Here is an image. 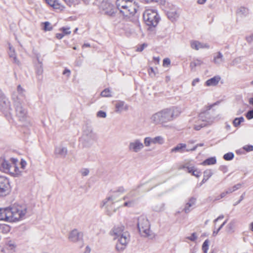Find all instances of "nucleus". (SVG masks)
Returning <instances> with one entry per match:
<instances>
[{
	"label": "nucleus",
	"instance_id": "obj_1",
	"mask_svg": "<svg viewBox=\"0 0 253 253\" xmlns=\"http://www.w3.org/2000/svg\"><path fill=\"white\" fill-rule=\"evenodd\" d=\"M180 110L176 107L172 106L163 109L152 115L151 122L156 125L166 126L167 124L175 120L180 114Z\"/></svg>",
	"mask_w": 253,
	"mask_h": 253
},
{
	"label": "nucleus",
	"instance_id": "obj_2",
	"mask_svg": "<svg viewBox=\"0 0 253 253\" xmlns=\"http://www.w3.org/2000/svg\"><path fill=\"white\" fill-rule=\"evenodd\" d=\"M125 227L123 225L115 226L110 231V234L114 239H118L116 249L119 252L124 251L126 247L129 240V234L124 231Z\"/></svg>",
	"mask_w": 253,
	"mask_h": 253
},
{
	"label": "nucleus",
	"instance_id": "obj_3",
	"mask_svg": "<svg viewBox=\"0 0 253 253\" xmlns=\"http://www.w3.org/2000/svg\"><path fill=\"white\" fill-rule=\"evenodd\" d=\"M116 4L120 12L126 17L133 15L138 8L137 4L132 0H117Z\"/></svg>",
	"mask_w": 253,
	"mask_h": 253
},
{
	"label": "nucleus",
	"instance_id": "obj_4",
	"mask_svg": "<svg viewBox=\"0 0 253 253\" xmlns=\"http://www.w3.org/2000/svg\"><path fill=\"white\" fill-rule=\"evenodd\" d=\"M8 208L10 222L18 221L25 218L27 212L26 206L14 204Z\"/></svg>",
	"mask_w": 253,
	"mask_h": 253
},
{
	"label": "nucleus",
	"instance_id": "obj_5",
	"mask_svg": "<svg viewBox=\"0 0 253 253\" xmlns=\"http://www.w3.org/2000/svg\"><path fill=\"white\" fill-rule=\"evenodd\" d=\"M117 194V193L111 194L105 199L101 205L102 208L104 207L108 215H112L120 207V205L118 204L119 200L116 198Z\"/></svg>",
	"mask_w": 253,
	"mask_h": 253
},
{
	"label": "nucleus",
	"instance_id": "obj_6",
	"mask_svg": "<svg viewBox=\"0 0 253 253\" xmlns=\"http://www.w3.org/2000/svg\"><path fill=\"white\" fill-rule=\"evenodd\" d=\"M209 115L207 111L201 113L199 115L190 120V122L194 126V128L199 130L201 128L207 126L211 122L210 118L207 116Z\"/></svg>",
	"mask_w": 253,
	"mask_h": 253
},
{
	"label": "nucleus",
	"instance_id": "obj_7",
	"mask_svg": "<svg viewBox=\"0 0 253 253\" xmlns=\"http://www.w3.org/2000/svg\"><path fill=\"white\" fill-rule=\"evenodd\" d=\"M137 228L142 236L151 238V231L148 220L144 215H141L137 219Z\"/></svg>",
	"mask_w": 253,
	"mask_h": 253
},
{
	"label": "nucleus",
	"instance_id": "obj_8",
	"mask_svg": "<svg viewBox=\"0 0 253 253\" xmlns=\"http://www.w3.org/2000/svg\"><path fill=\"white\" fill-rule=\"evenodd\" d=\"M143 19L147 25L155 27L158 25L160 18L155 10L147 9L143 13Z\"/></svg>",
	"mask_w": 253,
	"mask_h": 253
},
{
	"label": "nucleus",
	"instance_id": "obj_9",
	"mask_svg": "<svg viewBox=\"0 0 253 253\" xmlns=\"http://www.w3.org/2000/svg\"><path fill=\"white\" fill-rule=\"evenodd\" d=\"M83 139L85 146H90L97 140V135L90 126H85L83 130Z\"/></svg>",
	"mask_w": 253,
	"mask_h": 253
},
{
	"label": "nucleus",
	"instance_id": "obj_10",
	"mask_svg": "<svg viewBox=\"0 0 253 253\" xmlns=\"http://www.w3.org/2000/svg\"><path fill=\"white\" fill-rule=\"evenodd\" d=\"M100 3V8L105 14L113 16L116 12V8L112 3L111 0H97Z\"/></svg>",
	"mask_w": 253,
	"mask_h": 253
},
{
	"label": "nucleus",
	"instance_id": "obj_11",
	"mask_svg": "<svg viewBox=\"0 0 253 253\" xmlns=\"http://www.w3.org/2000/svg\"><path fill=\"white\" fill-rule=\"evenodd\" d=\"M138 193L135 190L130 191L124 198L123 200L125 201L123 206L128 208L134 207L138 203V199L136 197Z\"/></svg>",
	"mask_w": 253,
	"mask_h": 253
},
{
	"label": "nucleus",
	"instance_id": "obj_12",
	"mask_svg": "<svg viewBox=\"0 0 253 253\" xmlns=\"http://www.w3.org/2000/svg\"><path fill=\"white\" fill-rule=\"evenodd\" d=\"M144 145L141 140L138 138L131 141L128 145V150L132 153H137L141 151Z\"/></svg>",
	"mask_w": 253,
	"mask_h": 253
},
{
	"label": "nucleus",
	"instance_id": "obj_13",
	"mask_svg": "<svg viewBox=\"0 0 253 253\" xmlns=\"http://www.w3.org/2000/svg\"><path fill=\"white\" fill-rule=\"evenodd\" d=\"M10 190L8 179L5 176H0V197L6 196Z\"/></svg>",
	"mask_w": 253,
	"mask_h": 253
},
{
	"label": "nucleus",
	"instance_id": "obj_14",
	"mask_svg": "<svg viewBox=\"0 0 253 253\" xmlns=\"http://www.w3.org/2000/svg\"><path fill=\"white\" fill-rule=\"evenodd\" d=\"M83 235L82 232L77 229H74L70 232L68 235V239L70 242L77 243H83Z\"/></svg>",
	"mask_w": 253,
	"mask_h": 253
},
{
	"label": "nucleus",
	"instance_id": "obj_15",
	"mask_svg": "<svg viewBox=\"0 0 253 253\" xmlns=\"http://www.w3.org/2000/svg\"><path fill=\"white\" fill-rule=\"evenodd\" d=\"M0 108L3 113L6 114L10 110V102L5 96L0 99Z\"/></svg>",
	"mask_w": 253,
	"mask_h": 253
},
{
	"label": "nucleus",
	"instance_id": "obj_16",
	"mask_svg": "<svg viewBox=\"0 0 253 253\" xmlns=\"http://www.w3.org/2000/svg\"><path fill=\"white\" fill-rule=\"evenodd\" d=\"M180 169H186V170L189 173H192V174L197 177H199L200 175V172L197 169H195L194 167L191 166L188 164H185L181 166Z\"/></svg>",
	"mask_w": 253,
	"mask_h": 253
},
{
	"label": "nucleus",
	"instance_id": "obj_17",
	"mask_svg": "<svg viewBox=\"0 0 253 253\" xmlns=\"http://www.w3.org/2000/svg\"><path fill=\"white\" fill-rule=\"evenodd\" d=\"M67 148L61 145L56 146L54 149V154L62 158H65L67 154Z\"/></svg>",
	"mask_w": 253,
	"mask_h": 253
},
{
	"label": "nucleus",
	"instance_id": "obj_18",
	"mask_svg": "<svg viewBox=\"0 0 253 253\" xmlns=\"http://www.w3.org/2000/svg\"><path fill=\"white\" fill-rule=\"evenodd\" d=\"M190 45L192 48L197 50L202 48H209L210 47L208 44L202 43L197 41H191Z\"/></svg>",
	"mask_w": 253,
	"mask_h": 253
},
{
	"label": "nucleus",
	"instance_id": "obj_19",
	"mask_svg": "<svg viewBox=\"0 0 253 253\" xmlns=\"http://www.w3.org/2000/svg\"><path fill=\"white\" fill-rule=\"evenodd\" d=\"M15 110L16 115L20 120L24 119L26 116L27 111L23 108L21 104H17Z\"/></svg>",
	"mask_w": 253,
	"mask_h": 253
},
{
	"label": "nucleus",
	"instance_id": "obj_20",
	"mask_svg": "<svg viewBox=\"0 0 253 253\" xmlns=\"http://www.w3.org/2000/svg\"><path fill=\"white\" fill-rule=\"evenodd\" d=\"M9 208H0V220L10 222Z\"/></svg>",
	"mask_w": 253,
	"mask_h": 253
},
{
	"label": "nucleus",
	"instance_id": "obj_21",
	"mask_svg": "<svg viewBox=\"0 0 253 253\" xmlns=\"http://www.w3.org/2000/svg\"><path fill=\"white\" fill-rule=\"evenodd\" d=\"M196 202V199L194 197H191L189 199L188 202L186 204L184 211L186 213H188L193 209L195 205Z\"/></svg>",
	"mask_w": 253,
	"mask_h": 253
},
{
	"label": "nucleus",
	"instance_id": "obj_22",
	"mask_svg": "<svg viewBox=\"0 0 253 253\" xmlns=\"http://www.w3.org/2000/svg\"><path fill=\"white\" fill-rule=\"evenodd\" d=\"M224 61L222 54L218 52L213 55V62L216 65L219 66Z\"/></svg>",
	"mask_w": 253,
	"mask_h": 253
},
{
	"label": "nucleus",
	"instance_id": "obj_23",
	"mask_svg": "<svg viewBox=\"0 0 253 253\" xmlns=\"http://www.w3.org/2000/svg\"><path fill=\"white\" fill-rule=\"evenodd\" d=\"M115 112L117 113H121L123 110H127L128 106L125 105V103L123 101H118L115 103Z\"/></svg>",
	"mask_w": 253,
	"mask_h": 253
},
{
	"label": "nucleus",
	"instance_id": "obj_24",
	"mask_svg": "<svg viewBox=\"0 0 253 253\" xmlns=\"http://www.w3.org/2000/svg\"><path fill=\"white\" fill-rule=\"evenodd\" d=\"M16 245L15 243L12 241H8L5 245V253H14Z\"/></svg>",
	"mask_w": 253,
	"mask_h": 253
},
{
	"label": "nucleus",
	"instance_id": "obj_25",
	"mask_svg": "<svg viewBox=\"0 0 253 253\" xmlns=\"http://www.w3.org/2000/svg\"><path fill=\"white\" fill-rule=\"evenodd\" d=\"M12 164H10L6 161H3L0 166V170L5 173H10Z\"/></svg>",
	"mask_w": 253,
	"mask_h": 253
},
{
	"label": "nucleus",
	"instance_id": "obj_26",
	"mask_svg": "<svg viewBox=\"0 0 253 253\" xmlns=\"http://www.w3.org/2000/svg\"><path fill=\"white\" fill-rule=\"evenodd\" d=\"M167 15L169 19L173 22L178 18L179 13L176 9H172L167 12Z\"/></svg>",
	"mask_w": 253,
	"mask_h": 253
},
{
	"label": "nucleus",
	"instance_id": "obj_27",
	"mask_svg": "<svg viewBox=\"0 0 253 253\" xmlns=\"http://www.w3.org/2000/svg\"><path fill=\"white\" fill-rule=\"evenodd\" d=\"M186 145L184 143L178 144L175 147L171 149V153H183L186 151Z\"/></svg>",
	"mask_w": 253,
	"mask_h": 253
},
{
	"label": "nucleus",
	"instance_id": "obj_28",
	"mask_svg": "<svg viewBox=\"0 0 253 253\" xmlns=\"http://www.w3.org/2000/svg\"><path fill=\"white\" fill-rule=\"evenodd\" d=\"M236 14L241 17H247L249 14V9L245 6H240L236 10Z\"/></svg>",
	"mask_w": 253,
	"mask_h": 253
},
{
	"label": "nucleus",
	"instance_id": "obj_29",
	"mask_svg": "<svg viewBox=\"0 0 253 253\" xmlns=\"http://www.w3.org/2000/svg\"><path fill=\"white\" fill-rule=\"evenodd\" d=\"M220 79L221 78L219 76H214L213 78L208 80L206 82V85L207 86H215L218 84Z\"/></svg>",
	"mask_w": 253,
	"mask_h": 253
},
{
	"label": "nucleus",
	"instance_id": "obj_30",
	"mask_svg": "<svg viewBox=\"0 0 253 253\" xmlns=\"http://www.w3.org/2000/svg\"><path fill=\"white\" fill-rule=\"evenodd\" d=\"M9 51L8 54L10 58H13L14 62L17 64L19 63V61L17 60L15 50L12 45L9 43Z\"/></svg>",
	"mask_w": 253,
	"mask_h": 253
},
{
	"label": "nucleus",
	"instance_id": "obj_31",
	"mask_svg": "<svg viewBox=\"0 0 253 253\" xmlns=\"http://www.w3.org/2000/svg\"><path fill=\"white\" fill-rule=\"evenodd\" d=\"M203 63V61L200 59H194L190 63V67L192 70H194L197 66H200Z\"/></svg>",
	"mask_w": 253,
	"mask_h": 253
},
{
	"label": "nucleus",
	"instance_id": "obj_32",
	"mask_svg": "<svg viewBox=\"0 0 253 253\" xmlns=\"http://www.w3.org/2000/svg\"><path fill=\"white\" fill-rule=\"evenodd\" d=\"M46 2L50 6L54 9H60L61 7L60 4L57 0H45Z\"/></svg>",
	"mask_w": 253,
	"mask_h": 253
},
{
	"label": "nucleus",
	"instance_id": "obj_33",
	"mask_svg": "<svg viewBox=\"0 0 253 253\" xmlns=\"http://www.w3.org/2000/svg\"><path fill=\"white\" fill-rule=\"evenodd\" d=\"M12 169H13V170H11L10 172V174L13 175L14 176H18L21 173V171H20L19 168L16 166V164L13 163L12 164Z\"/></svg>",
	"mask_w": 253,
	"mask_h": 253
},
{
	"label": "nucleus",
	"instance_id": "obj_34",
	"mask_svg": "<svg viewBox=\"0 0 253 253\" xmlns=\"http://www.w3.org/2000/svg\"><path fill=\"white\" fill-rule=\"evenodd\" d=\"M212 173L210 170H207L204 172V178L202 181L201 185L207 181L208 179L212 175Z\"/></svg>",
	"mask_w": 253,
	"mask_h": 253
},
{
	"label": "nucleus",
	"instance_id": "obj_35",
	"mask_svg": "<svg viewBox=\"0 0 253 253\" xmlns=\"http://www.w3.org/2000/svg\"><path fill=\"white\" fill-rule=\"evenodd\" d=\"M153 144H163L164 143V139L161 136H157L152 138Z\"/></svg>",
	"mask_w": 253,
	"mask_h": 253
},
{
	"label": "nucleus",
	"instance_id": "obj_36",
	"mask_svg": "<svg viewBox=\"0 0 253 253\" xmlns=\"http://www.w3.org/2000/svg\"><path fill=\"white\" fill-rule=\"evenodd\" d=\"M11 227L7 224L0 225V230L3 233H7L10 231Z\"/></svg>",
	"mask_w": 253,
	"mask_h": 253
},
{
	"label": "nucleus",
	"instance_id": "obj_37",
	"mask_svg": "<svg viewBox=\"0 0 253 253\" xmlns=\"http://www.w3.org/2000/svg\"><path fill=\"white\" fill-rule=\"evenodd\" d=\"M36 72L38 76L42 75L43 73V68L41 62L39 63V64L36 66Z\"/></svg>",
	"mask_w": 253,
	"mask_h": 253
},
{
	"label": "nucleus",
	"instance_id": "obj_38",
	"mask_svg": "<svg viewBox=\"0 0 253 253\" xmlns=\"http://www.w3.org/2000/svg\"><path fill=\"white\" fill-rule=\"evenodd\" d=\"M244 121V118L243 117H241L240 118H235L233 122V124L235 127H238L240 126L241 123Z\"/></svg>",
	"mask_w": 253,
	"mask_h": 253
},
{
	"label": "nucleus",
	"instance_id": "obj_39",
	"mask_svg": "<svg viewBox=\"0 0 253 253\" xmlns=\"http://www.w3.org/2000/svg\"><path fill=\"white\" fill-rule=\"evenodd\" d=\"M216 163V159L214 158H210L204 161L203 163L204 165H213Z\"/></svg>",
	"mask_w": 253,
	"mask_h": 253
},
{
	"label": "nucleus",
	"instance_id": "obj_40",
	"mask_svg": "<svg viewBox=\"0 0 253 253\" xmlns=\"http://www.w3.org/2000/svg\"><path fill=\"white\" fill-rule=\"evenodd\" d=\"M144 145L149 147L151 144H153V139L150 137H146L144 139Z\"/></svg>",
	"mask_w": 253,
	"mask_h": 253
},
{
	"label": "nucleus",
	"instance_id": "obj_41",
	"mask_svg": "<svg viewBox=\"0 0 253 253\" xmlns=\"http://www.w3.org/2000/svg\"><path fill=\"white\" fill-rule=\"evenodd\" d=\"M209 241L208 239L206 240L203 245H202V250L204 253H207L208 250L209 249Z\"/></svg>",
	"mask_w": 253,
	"mask_h": 253
},
{
	"label": "nucleus",
	"instance_id": "obj_42",
	"mask_svg": "<svg viewBox=\"0 0 253 253\" xmlns=\"http://www.w3.org/2000/svg\"><path fill=\"white\" fill-rule=\"evenodd\" d=\"M101 95L102 97H111L112 96L110 90L109 88H106L101 92Z\"/></svg>",
	"mask_w": 253,
	"mask_h": 253
},
{
	"label": "nucleus",
	"instance_id": "obj_43",
	"mask_svg": "<svg viewBox=\"0 0 253 253\" xmlns=\"http://www.w3.org/2000/svg\"><path fill=\"white\" fill-rule=\"evenodd\" d=\"M125 189L123 187H119L116 191H115L112 193V194H114L115 193H117V194L116 196V198L117 199V197H119L120 194H122L125 192Z\"/></svg>",
	"mask_w": 253,
	"mask_h": 253
},
{
	"label": "nucleus",
	"instance_id": "obj_44",
	"mask_svg": "<svg viewBox=\"0 0 253 253\" xmlns=\"http://www.w3.org/2000/svg\"><path fill=\"white\" fill-rule=\"evenodd\" d=\"M43 30L45 31H49L52 29V27L51 26L50 23L49 22H45L43 23Z\"/></svg>",
	"mask_w": 253,
	"mask_h": 253
},
{
	"label": "nucleus",
	"instance_id": "obj_45",
	"mask_svg": "<svg viewBox=\"0 0 253 253\" xmlns=\"http://www.w3.org/2000/svg\"><path fill=\"white\" fill-rule=\"evenodd\" d=\"M234 154L232 152L227 153L223 156V158L226 161H230L234 158Z\"/></svg>",
	"mask_w": 253,
	"mask_h": 253
},
{
	"label": "nucleus",
	"instance_id": "obj_46",
	"mask_svg": "<svg viewBox=\"0 0 253 253\" xmlns=\"http://www.w3.org/2000/svg\"><path fill=\"white\" fill-rule=\"evenodd\" d=\"M97 117L98 118H105L106 117V113L104 111H99L97 113Z\"/></svg>",
	"mask_w": 253,
	"mask_h": 253
},
{
	"label": "nucleus",
	"instance_id": "obj_47",
	"mask_svg": "<svg viewBox=\"0 0 253 253\" xmlns=\"http://www.w3.org/2000/svg\"><path fill=\"white\" fill-rule=\"evenodd\" d=\"M204 145V144L203 143L197 144L195 146H194L192 148H191L189 149H187V150H186V152H189L190 151H195L196 150V149L198 147H202V146H203Z\"/></svg>",
	"mask_w": 253,
	"mask_h": 253
},
{
	"label": "nucleus",
	"instance_id": "obj_48",
	"mask_svg": "<svg viewBox=\"0 0 253 253\" xmlns=\"http://www.w3.org/2000/svg\"><path fill=\"white\" fill-rule=\"evenodd\" d=\"M187 239L190 240L191 241H195L197 239V236L196 233H193L191 236L187 237Z\"/></svg>",
	"mask_w": 253,
	"mask_h": 253
},
{
	"label": "nucleus",
	"instance_id": "obj_49",
	"mask_svg": "<svg viewBox=\"0 0 253 253\" xmlns=\"http://www.w3.org/2000/svg\"><path fill=\"white\" fill-rule=\"evenodd\" d=\"M246 117L248 120H251V119H253V110L249 111L247 113V114L246 115Z\"/></svg>",
	"mask_w": 253,
	"mask_h": 253
},
{
	"label": "nucleus",
	"instance_id": "obj_50",
	"mask_svg": "<svg viewBox=\"0 0 253 253\" xmlns=\"http://www.w3.org/2000/svg\"><path fill=\"white\" fill-rule=\"evenodd\" d=\"M80 172L82 176H85L88 174L89 170L87 169H83L81 170Z\"/></svg>",
	"mask_w": 253,
	"mask_h": 253
},
{
	"label": "nucleus",
	"instance_id": "obj_51",
	"mask_svg": "<svg viewBox=\"0 0 253 253\" xmlns=\"http://www.w3.org/2000/svg\"><path fill=\"white\" fill-rule=\"evenodd\" d=\"M148 73L150 76L153 77L156 75V72L152 67H150L148 70Z\"/></svg>",
	"mask_w": 253,
	"mask_h": 253
},
{
	"label": "nucleus",
	"instance_id": "obj_52",
	"mask_svg": "<svg viewBox=\"0 0 253 253\" xmlns=\"http://www.w3.org/2000/svg\"><path fill=\"white\" fill-rule=\"evenodd\" d=\"M234 228V223L233 222H230L227 226V232H231L233 231Z\"/></svg>",
	"mask_w": 253,
	"mask_h": 253
},
{
	"label": "nucleus",
	"instance_id": "obj_53",
	"mask_svg": "<svg viewBox=\"0 0 253 253\" xmlns=\"http://www.w3.org/2000/svg\"><path fill=\"white\" fill-rule=\"evenodd\" d=\"M60 30H62L63 32V34L64 35H69L71 33V31H70V28H65L63 27V28H62Z\"/></svg>",
	"mask_w": 253,
	"mask_h": 253
},
{
	"label": "nucleus",
	"instance_id": "obj_54",
	"mask_svg": "<svg viewBox=\"0 0 253 253\" xmlns=\"http://www.w3.org/2000/svg\"><path fill=\"white\" fill-rule=\"evenodd\" d=\"M240 63V59L238 58H235L232 60L230 65L232 66H234Z\"/></svg>",
	"mask_w": 253,
	"mask_h": 253
},
{
	"label": "nucleus",
	"instance_id": "obj_55",
	"mask_svg": "<svg viewBox=\"0 0 253 253\" xmlns=\"http://www.w3.org/2000/svg\"><path fill=\"white\" fill-rule=\"evenodd\" d=\"M244 149L247 152L252 151L253 150V146L252 145H246L243 147Z\"/></svg>",
	"mask_w": 253,
	"mask_h": 253
},
{
	"label": "nucleus",
	"instance_id": "obj_56",
	"mask_svg": "<svg viewBox=\"0 0 253 253\" xmlns=\"http://www.w3.org/2000/svg\"><path fill=\"white\" fill-rule=\"evenodd\" d=\"M163 207H164V205L163 204H161V206H160V207H158L157 206H154L153 207V209L154 211H161V210H162L163 208Z\"/></svg>",
	"mask_w": 253,
	"mask_h": 253
},
{
	"label": "nucleus",
	"instance_id": "obj_57",
	"mask_svg": "<svg viewBox=\"0 0 253 253\" xmlns=\"http://www.w3.org/2000/svg\"><path fill=\"white\" fill-rule=\"evenodd\" d=\"M17 91L20 94L23 95L24 92V89L20 85H19L17 86Z\"/></svg>",
	"mask_w": 253,
	"mask_h": 253
},
{
	"label": "nucleus",
	"instance_id": "obj_58",
	"mask_svg": "<svg viewBox=\"0 0 253 253\" xmlns=\"http://www.w3.org/2000/svg\"><path fill=\"white\" fill-rule=\"evenodd\" d=\"M147 44L146 43H143L141 44L139 47H138L137 49V51H142L145 47L147 46Z\"/></svg>",
	"mask_w": 253,
	"mask_h": 253
},
{
	"label": "nucleus",
	"instance_id": "obj_59",
	"mask_svg": "<svg viewBox=\"0 0 253 253\" xmlns=\"http://www.w3.org/2000/svg\"><path fill=\"white\" fill-rule=\"evenodd\" d=\"M65 3L69 6H71L75 2V0H63Z\"/></svg>",
	"mask_w": 253,
	"mask_h": 253
},
{
	"label": "nucleus",
	"instance_id": "obj_60",
	"mask_svg": "<svg viewBox=\"0 0 253 253\" xmlns=\"http://www.w3.org/2000/svg\"><path fill=\"white\" fill-rule=\"evenodd\" d=\"M170 63V61L169 58H165L163 60V65H169Z\"/></svg>",
	"mask_w": 253,
	"mask_h": 253
},
{
	"label": "nucleus",
	"instance_id": "obj_61",
	"mask_svg": "<svg viewBox=\"0 0 253 253\" xmlns=\"http://www.w3.org/2000/svg\"><path fill=\"white\" fill-rule=\"evenodd\" d=\"M241 184L240 183H238L236 185H235L232 188L233 189L234 191H236V190L237 189H239V188H240V187H241Z\"/></svg>",
	"mask_w": 253,
	"mask_h": 253
},
{
	"label": "nucleus",
	"instance_id": "obj_62",
	"mask_svg": "<svg viewBox=\"0 0 253 253\" xmlns=\"http://www.w3.org/2000/svg\"><path fill=\"white\" fill-rule=\"evenodd\" d=\"M64 36V35L62 33H57L56 35V37L59 40L62 39Z\"/></svg>",
	"mask_w": 253,
	"mask_h": 253
},
{
	"label": "nucleus",
	"instance_id": "obj_63",
	"mask_svg": "<svg viewBox=\"0 0 253 253\" xmlns=\"http://www.w3.org/2000/svg\"><path fill=\"white\" fill-rule=\"evenodd\" d=\"M26 164H26V161H23V160H21V163H20V165H21V168L22 169H25V167H26Z\"/></svg>",
	"mask_w": 253,
	"mask_h": 253
},
{
	"label": "nucleus",
	"instance_id": "obj_64",
	"mask_svg": "<svg viewBox=\"0 0 253 253\" xmlns=\"http://www.w3.org/2000/svg\"><path fill=\"white\" fill-rule=\"evenodd\" d=\"M199 78H196L195 79H194L193 81H192V86H195L196 84H197L199 82Z\"/></svg>",
	"mask_w": 253,
	"mask_h": 253
}]
</instances>
